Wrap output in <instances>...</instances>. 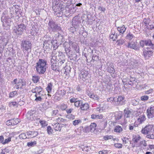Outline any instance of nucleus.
<instances>
[{
	"label": "nucleus",
	"instance_id": "1",
	"mask_svg": "<svg viewBox=\"0 0 154 154\" xmlns=\"http://www.w3.org/2000/svg\"><path fill=\"white\" fill-rule=\"evenodd\" d=\"M56 2L55 5H54L52 6V8L54 9V10H55L62 11L64 10V8H69L70 6L72 5L73 8L74 7L73 4L75 3L74 0H55Z\"/></svg>",
	"mask_w": 154,
	"mask_h": 154
},
{
	"label": "nucleus",
	"instance_id": "2",
	"mask_svg": "<svg viewBox=\"0 0 154 154\" xmlns=\"http://www.w3.org/2000/svg\"><path fill=\"white\" fill-rule=\"evenodd\" d=\"M47 63L46 60L45 59H40L36 63V70L39 75L43 74L45 72Z\"/></svg>",
	"mask_w": 154,
	"mask_h": 154
},
{
	"label": "nucleus",
	"instance_id": "3",
	"mask_svg": "<svg viewBox=\"0 0 154 154\" xmlns=\"http://www.w3.org/2000/svg\"><path fill=\"white\" fill-rule=\"evenodd\" d=\"M48 28L49 30L55 32L60 31L62 29L59 25L52 19L49 20L48 23Z\"/></svg>",
	"mask_w": 154,
	"mask_h": 154
},
{
	"label": "nucleus",
	"instance_id": "4",
	"mask_svg": "<svg viewBox=\"0 0 154 154\" xmlns=\"http://www.w3.org/2000/svg\"><path fill=\"white\" fill-rule=\"evenodd\" d=\"M63 47L65 49L66 53L68 57L70 58V60H74L73 56L75 54V53L73 52L71 50V48L68 44L67 42H66L63 44Z\"/></svg>",
	"mask_w": 154,
	"mask_h": 154
},
{
	"label": "nucleus",
	"instance_id": "5",
	"mask_svg": "<svg viewBox=\"0 0 154 154\" xmlns=\"http://www.w3.org/2000/svg\"><path fill=\"white\" fill-rule=\"evenodd\" d=\"M72 23L73 27H71L70 29V30L73 33L74 32L73 30L74 28L75 29V31H76V29H78V28L81 25V21L78 18V17L76 16L72 19Z\"/></svg>",
	"mask_w": 154,
	"mask_h": 154
},
{
	"label": "nucleus",
	"instance_id": "6",
	"mask_svg": "<svg viewBox=\"0 0 154 154\" xmlns=\"http://www.w3.org/2000/svg\"><path fill=\"white\" fill-rule=\"evenodd\" d=\"M154 51V48H150L148 47L143 51V55L146 60H147L152 55Z\"/></svg>",
	"mask_w": 154,
	"mask_h": 154
},
{
	"label": "nucleus",
	"instance_id": "7",
	"mask_svg": "<svg viewBox=\"0 0 154 154\" xmlns=\"http://www.w3.org/2000/svg\"><path fill=\"white\" fill-rule=\"evenodd\" d=\"M26 29L25 25L23 24H21L16 26L15 28L14 29V32L17 34L20 35L23 33Z\"/></svg>",
	"mask_w": 154,
	"mask_h": 154
},
{
	"label": "nucleus",
	"instance_id": "8",
	"mask_svg": "<svg viewBox=\"0 0 154 154\" xmlns=\"http://www.w3.org/2000/svg\"><path fill=\"white\" fill-rule=\"evenodd\" d=\"M32 44L31 42L27 40H25L21 42V46L23 51H27L31 49Z\"/></svg>",
	"mask_w": 154,
	"mask_h": 154
},
{
	"label": "nucleus",
	"instance_id": "9",
	"mask_svg": "<svg viewBox=\"0 0 154 154\" xmlns=\"http://www.w3.org/2000/svg\"><path fill=\"white\" fill-rule=\"evenodd\" d=\"M127 47L136 51H139L140 49V47L137 45V42H129Z\"/></svg>",
	"mask_w": 154,
	"mask_h": 154
},
{
	"label": "nucleus",
	"instance_id": "10",
	"mask_svg": "<svg viewBox=\"0 0 154 154\" xmlns=\"http://www.w3.org/2000/svg\"><path fill=\"white\" fill-rule=\"evenodd\" d=\"M153 127V126L152 125H146L144 128L142 129L141 132L143 134H148L152 130Z\"/></svg>",
	"mask_w": 154,
	"mask_h": 154
},
{
	"label": "nucleus",
	"instance_id": "11",
	"mask_svg": "<svg viewBox=\"0 0 154 154\" xmlns=\"http://www.w3.org/2000/svg\"><path fill=\"white\" fill-rule=\"evenodd\" d=\"M147 115L149 119L154 117V106H151L146 110Z\"/></svg>",
	"mask_w": 154,
	"mask_h": 154
},
{
	"label": "nucleus",
	"instance_id": "12",
	"mask_svg": "<svg viewBox=\"0 0 154 154\" xmlns=\"http://www.w3.org/2000/svg\"><path fill=\"white\" fill-rule=\"evenodd\" d=\"M57 64L58 66H61L65 61V55H61L58 57Z\"/></svg>",
	"mask_w": 154,
	"mask_h": 154
},
{
	"label": "nucleus",
	"instance_id": "13",
	"mask_svg": "<svg viewBox=\"0 0 154 154\" xmlns=\"http://www.w3.org/2000/svg\"><path fill=\"white\" fill-rule=\"evenodd\" d=\"M114 67V66L113 64L112 63H109L107 67V72L112 74H111V76L112 77L115 76V75H114L113 74H114L115 72V70Z\"/></svg>",
	"mask_w": 154,
	"mask_h": 154
},
{
	"label": "nucleus",
	"instance_id": "14",
	"mask_svg": "<svg viewBox=\"0 0 154 154\" xmlns=\"http://www.w3.org/2000/svg\"><path fill=\"white\" fill-rule=\"evenodd\" d=\"M34 112V111L30 110L28 111L27 115V118L31 121L35 120L36 118Z\"/></svg>",
	"mask_w": 154,
	"mask_h": 154
},
{
	"label": "nucleus",
	"instance_id": "15",
	"mask_svg": "<svg viewBox=\"0 0 154 154\" xmlns=\"http://www.w3.org/2000/svg\"><path fill=\"white\" fill-rule=\"evenodd\" d=\"M135 78L132 77L130 76L129 78V83L128 85V89H130L134 85V84L136 85L135 83L137 82L135 81Z\"/></svg>",
	"mask_w": 154,
	"mask_h": 154
},
{
	"label": "nucleus",
	"instance_id": "16",
	"mask_svg": "<svg viewBox=\"0 0 154 154\" xmlns=\"http://www.w3.org/2000/svg\"><path fill=\"white\" fill-rule=\"evenodd\" d=\"M26 134L27 136V138L28 139L35 137L38 135V132L35 131H28L27 132Z\"/></svg>",
	"mask_w": 154,
	"mask_h": 154
},
{
	"label": "nucleus",
	"instance_id": "17",
	"mask_svg": "<svg viewBox=\"0 0 154 154\" xmlns=\"http://www.w3.org/2000/svg\"><path fill=\"white\" fill-rule=\"evenodd\" d=\"M118 102L119 105H122L125 103V100L124 97L118 96Z\"/></svg>",
	"mask_w": 154,
	"mask_h": 154
},
{
	"label": "nucleus",
	"instance_id": "18",
	"mask_svg": "<svg viewBox=\"0 0 154 154\" xmlns=\"http://www.w3.org/2000/svg\"><path fill=\"white\" fill-rule=\"evenodd\" d=\"M129 78H127L125 79H123L122 80L123 84L124 85V88L125 89H127L128 88V85L129 83Z\"/></svg>",
	"mask_w": 154,
	"mask_h": 154
},
{
	"label": "nucleus",
	"instance_id": "19",
	"mask_svg": "<svg viewBox=\"0 0 154 154\" xmlns=\"http://www.w3.org/2000/svg\"><path fill=\"white\" fill-rule=\"evenodd\" d=\"M145 45L150 47V48H154V44L152 43L150 39L144 40Z\"/></svg>",
	"mask_w": 154,
	"mask_h": 154
},
{
	"label": "nucleus",
	"instance_id": "20",
	"mask_svg": "<svg viewBox=\"0 0 154 154\" xmlns=\"http://www.w3.org/2000/svg\"><path fill=\"white\" fill-rule=\"evenodd\" d=\"M117 29L119 32V34L121 35L125 32L126 28L124 25H123L121 26L117 27Z\"/></svg>",
	"mask_w": 154,
	"mask_h": 154
},
{
	"label": "nucleus",
	"instance_id": "21",
	"mask_svg": "<svg viewBox=\"0 0 154 154\" xmlns=\"http://www.w3.org/2000/svg\"><path fill=\"white\" fill-rule=\"evenodd\" d=\"M88 75V72L86 71H82L79 74L80 76L84 79H87V77Z\"/></svg>",
	"mask_w": 154,
	"mask_h": 154
},
{
	"label": "nucleus",
	"instance_id": "22",
	"mask_svg": "<svg viewBox=\"0 0 154 154\" xmlns=\"http://www.w3.org/2000/svg\"><path fill=\"white\" fill-rule=\"evenodd\" d=\"M97 125L94 123H91L90 126L88 128L91 132H94L96 130Z\"/></svg>",
	"mask_w": 154,
	"mask_h": 154
},
{
	"label": "nucleus",
	"instance_id": "23",
	"mask_svg": "<svg viewBox=\"0 0 154 154\" xmlns=\"http://www.w3.org/2000/svg\"><path fill=\"white\" fill-rule=\"evenodd\" d=\"M131 111L128 109H125L124 110V116L125 118H129L131 115Z\"/></svg>",
	"mask_w": 154,
	"mask_h": 154
},
{
	"label": "nucleus",
	"instance_id": "24",
	"mask_svg": "<svg viewBox=\"0 0 154 154\" xmlns=\"http://www.w3.org/2000/svg\"><path fill=\"white\" fill-rule=\"evenodd\" d=\"M50 43L52 44V42H50L48 41H45L43 44V48L44 49H50Z\"/></svg>",
	"mask_w": 154,
	"mask_h": 154
},
{
	"label": "nucleus",
	"instance_id": "25",
	"mask_svg": "<svg viewBox=\"0 0 154 154\" xmlns=\"http://www.w3.org/2000/svg\"><path fill=\"white\" fill-rule=\"evenodd\" d=\"M51 63H57V60L58 59L57 56H55L52 54H51Z\"/></svg>",
	"mask_w": 154,
	"mask_h": 154
},
{
	"label": "nucleus",
	"instance_id": "26",
	"mask_svg": "<svg viewBox=\"0 0 154 154\" xmlns=\"http://www.w3.org/2000/svg\"><path fill=\"white\" fill-rule=\"evenodd\" d=\"M89 105L87 103H83L81 105L80 109L83 110H87L89 108Z\"/></svg>",
	"mask_w": 154,
	"mask_h": 154
},
{
	"label": "nucleus",
	"instance_id": "27",
	"mask_svg": "<svg viewBox=\"0 0 154 154\" xmlns=\"http://www.w3.org/2000/svg\"><path fill=\"white\" fill-rule=\"evenodd\" d=\"M146 119L145 116L144 115H141L138 118L137 122H138L139 124L142 123Z\"/></svg>",
	"mask_w": 154,
	"mask_h": 154
},
{
	"label": "nucleus",
	"instance_id": "28",
	"mask_svg": "<svg viewBox=\"0 0 154 154\" xmlns=\"http://www.w3.org/2000/svg\"><path fill=\"white\" fill-rule=\"evenodd\" d=\"M140 137L139 135H135L133 136L132 141L134 143H137L141 138Z\"/></svg>",
	"mask_w": 154,
	"mask_h": 154
},
{
	"label": "nucleus",
	"instance_id": "29",
	"mask_svg": "<svg viewBox=\"0 0 154 154\" xmlns=\"http://www.w3.org/2000/svg\"><path fill=\"white\" fill-rule=\"evenodd\" d=\"M40 79V77L38 76L33 75L32 76V80L34 83H37Z\"/></svg>",
	"mask_w": 154,
	"mask_h": 154
},
{
	"label": "nucleus",
	"instance_id": "30",
	"mask_svg": "<svg viewBox=\"0 0 154 154\" xmlns=\"http://www.w3.org/2000/svg\"><path fill=\"white\" fill-rule=\"evenodd\" d=\"M11 122L13 126L17 125L20 122L18 119H11Z\"/></svg>",
	"mask_w": 154,
	"mask_h": 154
},
{
	"label": "nucleus",
	"instance_id": "31",
	"mask_svg": "<svg viewBox=\"0 0 154 154\" xmlns=\"http://www.w3.org/2000/svg\"><path fill=\"white\" fill-rule=\"evenodd\" d=\"M52 86L53 85L51 83H50L48 84L46 90L48 93H50L51 92Z\"/></svg>",
	"mask_w": 154,
	"mask_h": 154
},
{
	"label": "nucleus",
	"instance_id": "32",
	"mask_svg": "<svg viewBox=\"0 0 154 154\" xmlns=\"http://www.w3.org/2000/svg\"><path fill=\"white\" fill-rule=\"evenodd\" d=\"M57 63H54L51 64V68L52 70H56L57 69H58V68L60 67L58 66V65H56Z\"/></svg>",
	"mask_w": 154,
	"mask_h": 154
},
{
	"label": "nucleus",
	"instance_id": "33",
	"mask_svg": "<svg viewBox=\"0 0 154 154\" xmlns=\"http://www.w3.org/2000/svg\"><path fill=\"white\" fill-rule=\"evenodd\" d=\"M125 42V41L122 39H120L117 40L116 42V44L118 45H122Z\"/></svg>",
	"mask_w": 154,
	"mask_h": 154
},
{
	"label": "nucleus",
	"instance_id": "34",
	"mask_svg": "<svg viewBox=\"0 0 154 154\" xmlns=\"http://www.w3.org/2000/svg\"><path fill=\"white\" fill-rule=\"evenodd\" d=\"M57 93L60 95L62 97L65 95L66 92L64 90H60L58 91H57L56 92Z\"/></svg>",
	"mask_w": 154,
	"mask_h": 154
},
{
	"label": "nucleus",
	"instance_id": "35",
	"mask_svg": "<svg viewBox=\"0 0 154 154\" xmlns=\"http://www.w3.org/2000/svg\"><path fill=\"white\" fill-rule=\"evenodd\" d=\"M37 142L36 141H31L27 143V146H29L32 147L36 144Z\"/></svg>",
	"mask_w": 154,
	"mask_h": 154
},
{
	"label": "nucleus",
	"instance_id": "36",
	"mask_svg": "<svg viewBox=\"0 0 154 154\" xmlns=\"http://www.w3.org/2000/svg\"><path fill=\"white\" fill-rule=\"evenodd\" d=\"M19 137L20 139H26L27 138V136L25 133H22L19 135Z\"/></svg>",
	"mask_w": 154,
	"mask_h": 154
},
{
	"label": "nucleus",
	"instance_id": "37",
	"mask_svg": "<svg viewBox=\"0 0 154 154\" xmlns=\"http://www.w3.org/2000/svg\"><path fill=\"white\" fill-rule=\"evenodd\" d=\"M115 36V32L113 30H112L111 32V34L109 35V37L111 39H112L113 41L114 37Z\"/></svg>",
	"mask_w": 154,
	"mask_h": 154
},
{
	"label": "nucleus",
	"instance_id": "38",
	"mask_svg": "<svg viewBox=\"0 0 154 154\" xmlns=\"http://www.w3.org/2000/svg\"><path fill=\"white\" fill-rule=\"evenodd\" d=\"M47 131L48 134L50 135L52 134V132L53 131L51 127L49 126H48L47 127Z\"/></svg>",
	"mask_w": 154,
	"mask_h": 154
},
{
	"label": "nucleus",
	"instance_id": "39",
	"mask_svg": "<svg viewBox=\"0 0 154 154\" xmlns=\"http://www.w3.org/2000/svg\"><path fill=\"white\" fill-rule=\"evenodd\" d=\"M122 129L121 127L119 126H116L115 127L114 131L116 132H120V131H122Z\"/></svg>",
	"mask_w": 154,
	"mask_h": 154
},
{
	"label": "nucleus",
	"instance_id": "40",
	"mask_svg": "<svg viewBox=\"0 0 154 154\" xmlns=\"http://www.w3.org/2000/svg\"><path fill=\"white\" fill-rule=\"evenodd\" d=\"M62 127V125L59 124V123L57 125L56 127L55 128V130L57 131H60L61 127Z\"/></svg>",
	"mask_w": 154,
	"mask_h": 154
},
{
	"label": "nucleus",
	"instance_id": "41",
	"mask_svg": "<svg viewBox=\"0 0 154 154\" xmlns=\"http://www.w3.org/2000/svg\"><path fill=\"white\" fill-rule=\"evenodd\" d=\"M90 97L91 98H93L95 100H97L99 99V98L97 96V95L94 94H91L90 96Z\"/></svg>",
	"mask_w": 154,
	"mask_h": 154
},
{
	"label": "nucleus",
	"instance_id": "42",
	"mask_svg": "<svg viewBox=\"0 0 154 154\" xmlns=\"http://www.w3.org/2000/svg\"><path fill=\"white\" fill-rule=\"evenodd\" d=\"M11 137H9L8 138L5 140L4 141L3 140V141L2 144H5L6 143H8L9 142L11 141Z\"/></svg>",
	"mask_w": 154,
	"mask_h": 154
},
{
	"label": "nucleus",
	"instance_id": "43",
	"mask_svg": "<svg viewBox=\"0 0 154 154\" xmlns=\"http://www.w3.org/2000/svg\"><path fill=\"white\" fill-rule=\"evenodd\" d=\"M134 37V35L131 33H128L126 36V38L129 40L132 39Z\"/></svg>",
	"mask_w": 154,
	"mask_h": 154
},
{
	"label": "nucleus",
	"instance_id": "44",
	"mask_svg": "<svg viewBox=\"0 0 154 154\" xmlns=\"http://www.w3.org/2000/svg\"><path fill=\"white\" fill-rule=\"evenodd\" d=\"M150 21L149 19H146V18H144L143 20V22L146 26H147V24H149V23L150 22Z\"/></svg>",
	"mask_w": 154,
	"mask_h": 154
},
{
	"label": "nucleus",
	"instance_id": "45",
	"mask_svg": "<svg viewBox=\"0 0 154 154\" xmlns=\"http://www.w3.org/2000/svg\"><path fill=\"white\" fill-rule=\"evenodd\" d=\"M62 97L60 96V95H59L58 93H57L56 92L55 94V96L54 97V98L56 100H60L61 98H62Z\"/></svg>",
	"mask_w": 154,
	"mask_h": 154
},
{
	"label": "nucleus",
	"instance_id": "46",
	"mask_svg": "<svg viewBox=\"0 0 154 154\" xmlns=\"http://www.w3.org/2000/svg\"><path fill=\"white\" fill-rule=\"evenodd\" d=\"M146 137L149 139H154V134L150 133V134H147L146 136Z\"/></svg>",
	"mask_w": 154,
	"mask_h": 154
},
{
	"label": "nucleus",
	"instance_id": "47",
	"mask_svg": "<svg viewBox=\"0 0 154 154\" xmlns=\"http://www.w3.org/2000/svg\"><path fill=\"white\" fill-rule=\"evenodd\" d=\"M113 137L111 135H106L104 136L103 139L104 140H106L109 139H111Z\"/></svg>",
	"mask_w": 154,
	"mask_h": 154
},
{
	"label": "nucleus",
	"instance_id": "48",
	"mask_svg": "<svg viewBox=\"0 0 154 154\" xmlns=\"http://www.w3.org/2000/svg\"><path fill=\"white\" fill-rule=\"evenodd\" d=\"M99 60V57L98 56H97L96 55L94 54L92 56V59L91 60L92 62L93 60L94 61V60L97 61Z\"/></svg>",
	"mask_w": 154,
	"mask_h": 154
},
{
	"label": "nucleus",
	"instance_id": "49",
	"mask_svg": "<svg viewBox=\"0 0 154 154\" xmlns=\"http://www.w3.org/2000/svg\"><path fill=\"white\" fill-rule=\"evenodd\" d=\"M35 97H36L35 100L36 101H41L42 100V98L41 97V96H38V94H35Z\"/></svg>",
	"mask_w": 154,
	"mask_h": 154
},
{
	"label": "nucleus",
	"instance_id": "50",
	"mask_svg": "<svg viewBox=\"0 0 154 154\" xmlns=\"http://www.w3.org/2000/svg\"><path fill=\"white\" fill-rule=\"evenodd\" d=\"M72 47L74 48L76 53H79V47L77 46L76 45H74Z\"/></svg>",
	"mask_w": 154,
	"mask_h": 154
},
{
	"label": "nucleus",
	"instance_id": "51",
	"mask_svg": "<svg viewBox=\"0 0 154 154\" xmlns=\"http://www.w3.org/2000/svg\"><path fill=\"white\" fill-rule=\"evenodd\" d=\"M122 117V114L121 113H118L117 115L116 116V120H119Z\"/></svg>",
	"mask_w": 154,
	"mask_h": 154
},
{
	"label": "nucleus",
	"instance_id": "52",
	"mask_svg": "<svg viewBox=\"0 0 154 154\" xmlns=\"http://www.w3.org/2000/svg\"><path fill=\"white\" fill-rule=\"evenodd\" d=\"M81 122V121L80 120H75L73 121V124L74 125H77L78 124H79V123Z\"/></svg>",
	"mask_w": 154,
	"mask_h": 154
},
{
	"label": "nucleus",
	"instance_id": "53",
	"mask_svg": "<svg viewBox=\"0 0 154 154\" xmlns=\"http://www.w3.org/2000/svg\"><path fill=\"white\" fill-rule=\"evenodd\" d=\"M67 108V105L65 104H62L60 106V109L62 110H65Z\"/></svg>",
	"mask_w": 154,
	"mask_h": 154
},
{
	"label": "nucleus",
	"instance_id": "54",
	"mask_svg": "<svg viewBox=\"0 0 154 154\" xmlns=\"http://www.w3.org/2000/svg\"><path fill=\"white\" fill-rule=\"evenodd\" d=\"M146 28H147L149 30L154 29V25H149V26H146Z\"/></svg>",
	"mask_w": 154,
	"mask_h": 154
},
{
	"label": "nucleus",
	"instance_id": "55",
	"mask_svg": "<svg viewBox=\"0 0 154 154\" xmlns=\"http://www.w3.org/2000/svg\"><path fill=\"white\" fill-rule=\"evenodd\" d=\"M149 97L148 96L146 95H144L142 96L141 98V100L143 101H145L147 100L148 99Z\"/></svg>",
	"mask_w": 154,
	"mask_h": 154
},
{
	"label": "nucleus",
	"instance_id": "56",
	"mask_svg": "<svg viewBox=\"0 0 154 154\" xmlns=\"http://www.w3.org/2000/svg\"><path fill=\"white\" fill-rule=\"evenodd\" d=\"M66 118H68V119H73L74 118L75 116H74V115H72L71 114H69L67 115L66 116Z\"/></svg>",
	"mask_w": 154,
	"mask_h": 154
},
{
	"label": "nucleus",
	"instance_id": "57",
	"mask_svg": "<svg viewBox=\"0 0 154 154\" xmlns=\"http://www.w3.org/2000/svg\"><path fill=\"white\" fill-rule=\"evenodd\" d=\"M77 100V98H75L73 97L72 98H71L69 100L70 102L71 103H75V102Z\"/></svg>",
	"mask_w": 154,
	"mask_h": 154
},
{
	"label": "nucleus",
	"instance_id": "58",
	"mask_svg": "<svg viewBox=\"0 0 154 154\" xmlns=\"http://www.w3.org/2000/svg\"><path fill=\"white\" fill-rule=\"evenodd\" d=\"M20 80L21 81L22 84V86L20 87V88H22L23 87L26 86V82L25 81H23L22 79H20Z\"/></svg>",
	"mask_w": 154,
	"mask_h": 154
},
{
	"label": "nucleus",
	"instance_id": "59",
	"mask_svg": "<svg viewBox=\"0 0 154 154\" xmlns=\"http://www.w3.org/2000/svg\"><path fill=\"white\" fill-rule=\"evenodd\" d=\"M114 146L115 147H116L120 148H122V145L121 143H116L115 144Z\"/></svg>",
	"mask_w": 154,
	"mask_h": 154
},
{
	"label": "nucleus",
	"instance_id": "60",
	"mask_svg": "<svg viewBox=\"0 0 154 154\" xmlns=\"http://www.w3.org/2000/svg\"><path fill=\"white\" fill-rule=\"evenodd\" d=\"M111 100H112V102H118V97H111Z\"/></svg>",
	"mask_w": 154,
	"mask_h": 154
},
{
	"label": "nucleus",
	"instance_id": "61",
	"mask_svg": "<svg viewBox=\"0 0 154 154\" xmlns=\"http://www.w3.org/2000/svg\"><path fill=\"white\" fill-rule=\"evenodd\" d=\"M98 10H99L101 11L104 12L106 10V9L105 8H103L100 6H99L98 8Z\"/></svg>",
	"mask_w": 154,
	"mask_h": 154
},
{
	"label": "nucleus",
	"instance_id": "62",
	"mask_svg": "<svg viewBox=\"0 0 154 154\" xmlns=\"http://www.w3.org/2000/svg\"><path fill=\"white\" fill-rule=\"evenodd\" d=\"M80 103V101L78 100H77L74 103L75 106L76 107H79V104Z\"/></svg>",
	"mask_w": 154,
	"mask_h": 154
},
{
	"label": "nucleus",
	"instance_id": "63",
	"mask_svg": "<svg viewBox=\"0 0 154 154\" xmlns=\"http://www.w3.org/2000/svg\"><path fill=\"white\" fill-rule=\"evenodd\" d=\"M17 102H13L10 103V106H17Z\"/></svg>",
	"mask_w": 154,
	"mask_h": 154
},
{
	"label": "nucleus",
	"instance_id": "64",
	"mask_svg": "<svg viewBox=\"0 0 154 154\" xmlns=\"http://www.w3.org/2000/svg\"><path fill=\"white\" fill-rule=\"evenodd\" d=\"M99 154H107L106 150H103L102 151H100L99 152Z\"/></svg>",
	"mask_w": 154,
	"mask_h": 154
}]
</instances>
